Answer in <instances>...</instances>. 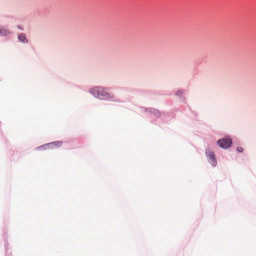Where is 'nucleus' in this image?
<instances>
[{
	"mask_svg": "<svg viewBox=\"0 0 256 256\" xmlns=\"http://www.w3.org/2000/svg\"><path fill=\"white\" fill-rule=\"evenodd\" d=\"M182 93V91H181V90H178V91L177 92V94H178V95H180Z\"/></svg>",
	"mask_w": 256,
	"mask_h": 256,
	"instance_id": "7",
	"label": "nucleus"
},
{
	"mask_svg": "<svg viewBox=\"0 0 256 256\" xmlns=\"http://www.w3.org/2000/svg\"><path fill=\"white\" fill-rule=\"evenodd\" d=\"M237 150L238 152H242V150H243V148L241 147H238L237 148Z\"/></svg>",
	"mask_w": 256,
	"mask_h": 256,
	"instance_id": "6",
	"label": "nucleus"
},
{
	"mask_svg": "<svg viewBox=\"0 0 256 256\" xmlns=\"http://www.w3.org/2000/svg\"><path fill=\"white\" fill-rule=\"evenodd\" d=\"M113 97H114V96H110V98H113Z\"/></svg>",
	"mask_w": 256,
	"mask_h": 256,
	"instance_id": "9",
	"label": "nucleus"
},
{
	"mask_svg": "<svg viewBox=\"0 0 256 256\" xmlns=\"http://www.w3.org/2000/svg\"><path fill=\"white\" fill-rule=\"evenodd\" d=\"M18 28L21 30H22V28L20 26H18Z\"/></svg>",
	"mask_w": 256,
	"mask_h": 256,
	"instance_id": "8",
	"label": "nucleus"
},
{
	"mask_svg": "<svg viewBox=\"0 0 256 256\" xmlns=\"http://www.w3.org/2000/svg\"><path fill=\"white\" fill-rule=\"evenodd\" d=\"M18 39L20 41L28 43V40L26 38V35L24 33H20L18 36Z\"/></svg>",
	"mask_w": 256,
	"mask_h": 256,
	"instance_id": "4",
	"label": "nucleus"
},
{
	"mask_svg": "<svg viewBox=\"0 0 256 256\" xmlns=\"http://www.w3.org/2000/svg\"><path fill=\"white\" fill-rule=\"evenodd\" d=\"M10 32L8 30L0 26V36H6L10 34Z\"/></svg>",
	"mask_w": 256,
	"mask_h": 256,
	"instance_id": "3",
	"label": "nucleus"
},
{
	"mask_svg": "<svg viewBox=\"0 0 256 256\" xmlns=\"http://www.w3.org/2000/svg\"><path fill=\"white\" fill-rule=\"evenodd\" d=\"M217 144L220 147L226 149L231 146L232 141L230 138H225L218 140Z\"/></svg>",
	"mask_w": 256,
	"mask_h": 256,
	"instance_id": "1",
	"label": "nucleus"
},
{
	"mask_svg": "<svg viewBox=\"0 0 256 256\" xmlns=\"http://www.w3.org/2000/svg\"><path fill=\"white\" fill-rule=\"evenodd\" d=\"M206 154L207 157L208 158L209 162L213 166H216L217 162L214 152L211 151L210 150H206Z\"/></svg>",
	"mask_w": 256,
	"mask_h": 256,
	"instance_id": "2",
	"label": "nucleus"
},
{
	"mask_svg": "<svg viewBox=\"0 0 256 256\" xmlns=\"http://www.w3.org/2000/svg\"><path fill=\"white\" fill-rule=\"evenodd\" d=\"M62 142L61 141H56L54 142L51 143H50L48 144V146H50L51 147H60L62 144Z\"/></svg>",
	"mask_w": 256,
	"mask_h": 256,
	"instance_id": "5",
	"label": "nucleus"
}]
</instances>
